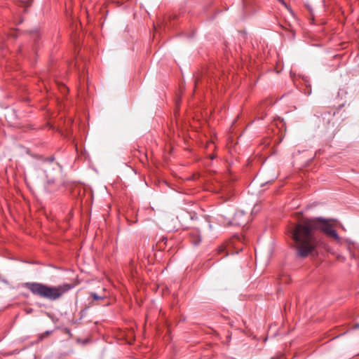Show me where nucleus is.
Returning <instances> with one entry per match:
<instances>
[{"label":"nucleus","mask_w":359,"mask_h":359,"mask_svg":"<svg viewBox=\"0 0 359 359\" xmlns=\"http://www.w3.org/2000/svg\"><path fill=\"white\" fill-rule=\"evenodd\" d=\"M318 231L339 241L340 238L337 231L326 219L321 218L306 219L297 223L289 230L293 241L295 255L299 258L313 255L320 243Z\"/></svg>","instance_id":"nucleus-1"},{"label":"nucleus","mask_w":359,"mask_h":359,"mask_svg":"<svg viewBox=\"0 0 359 359\" xmlns=\"http://www.w3.org/2000/svg\"><path fill=\"white\" fill-rule=\"evenodd\" d=\"M23 287L32 294L50 301L60 299L73 287L72 285L67 283L57 286H49L37 282L25 283Z\"/></svg>","instance_id":"nucleus-2"},{"label":"nucleus","mask_w":359,"mask_h":359,"mask_svg":"<svg viewBox=\"0 0 359 359\" xmlns=\"http://www.w3.org/2000/svg\"><path fill=\"white\" fill-rule=\"evenodd\" d=\"M191 242L194 245H198L201 241L200 231L197 229H194L191 231L190 233Z\"/></svg>","instance_id":"nucleus-3"},{"label":"nucleus","mask_w":359,"mask_h":359,"mask_svg":"<svg viewBox=\"0 0 359 359\" xmlns=\"http://www.w3.org/2000/svg\"><path fill=\"white\" fill-rule=\"evenodd\" d=\"M243 217V211H237L234 214L233 217V223L236 225H242L244 223V221L241 219V217Z\"/></svg>","instance_id":"nucleus-4"},{"label":"nucleus","mask_w":359,"mask_h":359,"mask_svg":"<svg viewBox=\"0 0 359 359\" xmlns=\"http://www.w3.org/2000/svg\"><path fill=\"white\" fill-rule=\"evenodd\" d=\"M92 297L93 298V299L95 300H98V299H101L102 297H100L99 295H97L96 293H93L91 294Z\"/></svg>","instance_id":"nucleus-5"},{"label":"nucleus","mask_w":359,"mask_h":359,"mask_svg":"<svg viewBox=\"0 0 359 359\" xmlns=\"http://www.w3.org/2000/svg\"><path fill=\"white\" fill-rule=\"evenodd\" d=\"M226 250V248L223 245L220 246L219 248H218V252L219 253H221L222 252H224Z\"/></svg>","instance_id":"nucleus-6"},{"label":"nucleus","mask_w":359,"mask_h":359,"mask_svg":"<svg viewBox=\"0 0 359 359\" xmlns=\"http://www.w3.org/2000/svg\"><path fill=\"white\" fill-rule=\"evenodd\" d=\"M54 160V158L53 157H50L49 158L47 161H50V163H52Z\"/></svg>","instance_id":"nucleus-7"},{"label":"nucleus","mask_w":359,"mask_h":359,"mask_svg":"<svg viewBox=\"0 0 359 359\" xmlns=\"http://www.w3.org/2000/svg\"><path fill=\"white\" fill-rule=\"evenodd\" d=\"M48 183H53L54 180H48Z\"/></svg>","instance_id":"nucleus-8"},{"label":"nucleus","mask_w":359,"mask_h":359,"mask_svg":"<svg viewBox=\"0 0 359 359\" xmlns=\"http://www.w3.org/2000/svg\"><path fill=\"white\" fill-rule=\"evenodd\" d=\"M278 1L281 2L282 4H285V2L283 0H278Z\"/></svg>","instance_id":"nucleus-9"},{"label":"nucleus","mask_w":359,"mask_h":359,"mask_svg":"<svg viewBox=\"0 0 359 359\" xmlns=\"http://www.w3.org/2000/svg\"><path fill=\"white\" fill-rule=\"evenodd\" d=\"M30 2L32 1V0H29Z\"/></svg>","instance_id":"nucleus-10"}]
</instances>
